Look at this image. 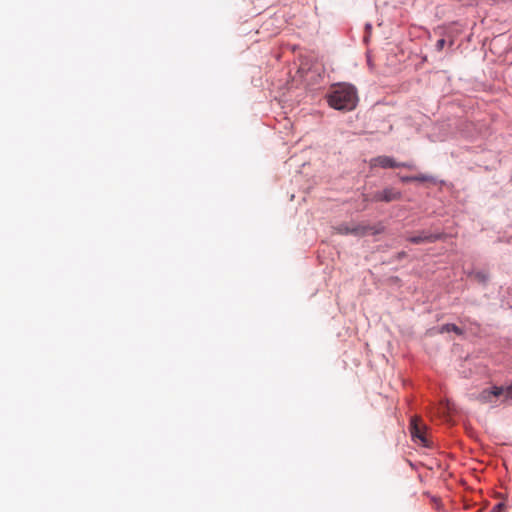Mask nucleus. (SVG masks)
Instances as JSON below:
<instances>
[{
    "mask_svg": "<svg viewBox=\"0 0 512 512\" xmlns=\"http://www.w3.org/2000/svg\"><path fill=\"white\" fill-rule=\"evenodd\" d=\"M328 104L336 110H353L358 102L357 91L349 84H338L332 87L327 95Z\"/></svg>",
    "mask_w": 512,
    "mask_h": 512,
    "instance_id": "obj_1",
    "label": "nucleus"
},
{
    "mask_svg": "<svg viewBox=\"0 0 512 512\" xmlns=\"http://www.w3.org/2000/svg\"><path fill=\"white\" fill-rule=\"evenodd\" d=\"M409 429H410L412 439L415 442L420 443L424 447L430 446V441L427 437V427L422 422L421 418H419L417 416L412 417L411 421H410Z\"/></svg>",
    "mask_w": 512,
    "mask_h": 512,
    "instance_id": "obj_2",
    "label": "nucleus"
},
{
    "mask_svg": "<svg viewBox=\"0 0 512 512\" xmlns=\"http://www.w3.org/2000/svg\"><path fill=\"white\" fill-rule=\"evenodd\" d=\"M475 399L481 404L497 405L499 402H504L503 387L493 386L491 388L484 389L475 397Z\"/></svg>",
    "mask_w": 512,
    "mask_h": 512,
    "instance_id": "obj_3",
    "label": "nucleus"
},
{
    "mask_svg": "<svg viewBox=\"0 0 512 512\" xmlns=\"http://www.w3.org/2000/svg\"><path fill=\"white\" fill-rule=\"evenodd\" d=\"M364 196V201L371 200L373 202H392L396 200H400L402 197V194L400 191L396 190L395 188L388 187L385 188L382 191H377L373 193L370 199L366 195Z\"/></svg>",
    "mask_w": 512,
    "mask_h": 512,
    "instance_id": "obj_4",
    "label": "nucleus"
},
{
    "mask_svg": "<svg viewBox=\"0 0 512 512\" xmlns=\"http://www.w3.org/2000/svg\"><path fill=\"white\" fill-rule=\"evenodd\" d=\"M371 167H381V168H399L404 167L407 169H415V165L413 163H398L392 157L389 156H378L370 161Z\"/></svg>",
    "mask_w": 512,
    "mask_h": 512,
    "instance_id": "obj_5",
    "label": "nucleus"
},
{
    "mask_svg": "<svg viewBox=\"0 0 512 512\" xmlns=\"http://www.w3.org/2000/svg\"><path fill=\"white\" fill-rule=\"evenodd\" d=\"M384 230V227L382 225L377 226H370V225H355L351 229V234L357 235V236H365L368 234L375 235L382 233Z\"/></svg>",
    "mask_w": 512,
    "mask_h": 512,
    "instance_id": "obj_6",
    "label": "nucleus"
},
{
    "mask_svg": "<svg viewBox=\"0 0 512 512\" xmlns=\"http://www.w3.org/2000/svg\"><path fill=\"white\" fill-rule=\"evenodd\" d=\"M440 239V235L438 234H427V233H421L416 236H412L408 238V241H410L413 244H421L424 242H435L436 240Z\"/></svg>",
    "mask_w": 512,
    "mask_h": 512,
    "instance_id": "obj_7",
    "label": "nucleus"
},
{
    "mask_svg": "<svg viewBox=\"0 0 512 512\" xmlns=\"http://www.w3.org/2000/svg\"><path fill=\"white\" fill-rule=\"evenodd\" d=\"M474 281L480 284H486L489 280V275L486 271H474L469 275Z\"/></svg>",
    "mask_w": 512,
    "mask_h": 512,
    "instance_id": "obj_8",
    "label": "nucleus"
},
{
    "mask_svg": "<svg viewBox=\"0 0 512 512\" xmlns=\"http://www.w3.org/2000/svg\"><path fill=\"white\" fill-rule=\"evenodd\" d=\"M445 332H454L458 335H461L463 333L462 330L455 324H445V325L441 326L439 329V333H445Z\"/></svg>",
    "mask_w": 512,
    "mask_h": 512,
    "instance_id": "obj_9",
    "label": "nucleus"
},
{
    "mask_svg": "<svg viewBox=\"0 0 512 512\" xmlns=\"http://www.w3.org/2000/svg\"><path fill=\"white\" fill-rule=\"evenodd\" d=\"M414 181L435 183L436 179L433 176L428 175V174H419V175L414 176Z\"/></svg>",
    "mask_w": 512,
    "mask_h": 512,
    "instance_id": "obj_10",
    "label": "nucleus"
},
{
    "mask_svg": "<svg viewBox=\"0 0 512 512\" xmlns=\"http://www.w3.org/2000/svg\"><path fill=\"white\" fill-rule=\"evenodd\" d=\"M508 399H512V383L507 387H503V401Z\"/></svg>",
    "mask_w": 512,
    "mask_h": 512,
    "instance_id": "obj_11",
    "label": "nucleus"
},
{
    "mask_svg": "<svg viewBox=\"0 0 512 512\" xmlns=\"http://www.w3.org/2000/svg\"><path fill=\"white\" fill-rule=\"evenodd\" d=\"M445 43H446L445 39H443V38L439 39V40L436 42V49H437L438 51H441V50L444 48Z\"/></svg>",
    "mask_w": 512,
    "mask_h": 512,
    "instance_id": "obj_12",
    "label": "nucleus"
},
{
    "mask_svg": "<svg viewBox=\"0 0 512 512\" xmlns=\"http://www.w3.org/2000/svg\"><path fill=\"white\" fill-rule=\"evenodd\" d=\"M351 229H352V227L345 226V227H340L339 231H340V233H343V234H351Z\"/></svg>",
    "mask_w": 512,
    "mask_h": 512,
    "instance_id": "obj_13",
    "label": "nucleus"
},
{
    "mask_svg": "<svg viewBox=\"0 0 512 512\" xmlns=\"http://www.w3.org/2000/svg\"><path fill=\"white\" fill-rule=\"evenodd\" d=\"M400 179L404 183L412 182V181H414V176H402Z\"/></svg>",
    "mask_w": 512,
    "mask_h": 512,
    "instance_id": "obj_14",
    "label": "nucleus"
},
{
    "mask_svg": "<svg viewBox=\"0 0 512 512\" xmlns=\"http://www.w3.org/2000/svg\"><path fill=\"white\" fill-rule=\"evenodd\" d=\"M502 508V504H498L494 507L495 512L499 511Z\"/></svg>",
    "mask_w": 512,
    "mask_h": 512,
    "instance_id": "obj_15",
    "label": "nucleus"
}]
</instances>
